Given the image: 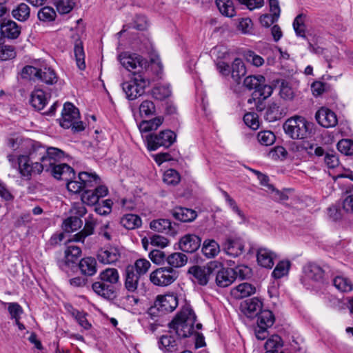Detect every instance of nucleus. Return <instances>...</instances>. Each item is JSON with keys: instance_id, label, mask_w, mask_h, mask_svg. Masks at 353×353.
I'll use <instances>...</instances> for the list:
<instances>
[{"instance_id": "obj_52", "label": "nucleus", "mask_w": 353, "mask_h": 353, "mask_svg": "<svg viewBox=\"0 0 353 353\" xmlns=\"http://www.w3.org/2000/svg\"><path fill=\"white\" fill-rule=\"evenodd\" d=\"M37 17L41 21L48 23L54 21L57 14L52 8L45 6L39 10Z\"/></svg>"}, {"instance_id": "obj_7", "label": "nucleus", "mask_w": 353, "mask_h": 353, "mask_svg": "<svg viewBox=\"0 0 353 353\" xmlns=\"http://www.w3.org/2000/svg\"><path fill=\"white\" fill-rule=\"evenodd\" d=\"M178 305V298L174 294L160 295L157 297L154 305L148 309V316H159L162 314L174 311Z\"/></svg>"}, {"instance_id": "obj_42", "label": "nucleus", "mask_w": 353, "mask_h": 353, "mask_svg": "<svg viewBox=\"0 0 353 353\" xmlns=\"http://www.w3.org/2000/svg\"><path fill=\"white\" fill-rule=\"evenodd\" d=\"M254 286L248 283H243L236 286L233 294L236 299H243L255 293Z\"/></svg>"}, {"instance_id": "obj_64", "label": "nucleus", "mask_w": 353, "mask_h": 353, "mask_svg": "<svg viewBox=\"0 0 353 353\" xmlns=\"http://www.w3.org/2000/svg\"><path fill=\"white\" fill-rule=\"evenodd\" d=\"M337 149L345 155L353 154V142L349 139H342L337 143Z\"/></svg>"}, {"instance_id": "obj_30", "label": "nucleus", "mask_w": 353, "mask_h": 353, "mask_svg": "<svg viewBox=\"0 0 353 353\" xmlns=\"http://www.w3.org/2000/svg\"><path fill=\"white\" fill-rule=\"evenodd\" d=\"M64 254L65 265L70 266L79 261L81 255V249L77 245H68L65 250Z\"/></svg>"}, {"instance_id": "obj_3", "label": "nucleus", "mask_w": 353, "mask_h": 353, "mask_svg": "<svg viewBox=\"0 0 353 353\" xmlns=\"http://www.w3.org/2000/svg\"><path fill=\"white\" fill-rule=\"evenodd\" d=\"M150 83L149 79L145 74L134 73L130 79L123 82L121 86L126 98L132 101L145 93V90Z\"/></svg>"}, {"instance_id": "obj_35", "label": "nucleus", "mask_w": 353, "mask_h": 353, "mask_svg": "<svg viewBox=\"0 0 353 353\" xmlns=\"http://www.w3.org/2000/svg\"><path fill=\"white\" fill-rule=\"evenodd\" d=\"M120 223L127 230H134L141 226L142 221L137 214H127L121 217Z\"/></svg>"}, {"instance_id": "obj_61", "label": "nucleus", "mask_w": 353, "mask_h": 353, "mask_svg": "<svg viewBox=\"0 0 353 353\" xmlns=\"http://www.w3.org/2000/svg\"><path fill=\"white\" fill-rule=\"evenodd\" d=\"M134 268V272L140 276L144 275L148 271L150 268V263L149 261L145 259H139L137 260L134 265H132Z\"/></svg>"}, {"instance_id": "obj_28", "label": "nucleus", "mask_w": 353, "mask_h": 353, "mask_svg": "<svg viewBox=\"0 0 353 353\" xmlns=\"http://www.w3.org/2000/svg\"><path fill=\"white\" fill-rule=\"evenodd\" d=\"M258 263L265 268H272L274 265V254L270 250L261 248L256 254Z\"/></svg>"}, {"instance_id": "obj_6", "label": "nucleus", "mask_w": 353, "mask_h": 353, "mask_svg": "<svg viewBox=\"0 0 353 353\" xmlns=\"http://www.w3.org/2000/svg\"><path fill=\"white\" fill-rule=\"evenodd\" d=\"M79 119V110L72 103H65L61 112V126L65 129L71 128L75 132L82 131L84 125L82 121H78Z\"/></svg>"}, {"instance_id": "obj_62", "label": "nucleus", "mask_w": 353, "mask_h": 353, "mask_svg": "<svg viewBox=\"0 0 353 353\" xmlns=\"http://www.w3.org/2000/svg\"><path fill=\"white\" fill-rule=\"evenodd\" d=\"M74 3L72 0H56V6L60 14L69 13L74 8Z\"/></svg>"}, {"instance_id": "obj_33", "label": "nucleus", "mask_w": 353, "mask_h": 353, "mask_svg": "<svg viewBox=\"0 0 353 353\" xmlns=\"http://www.w3.org/2000/svg\"><path fill=\"white\" fill-rule=\"evenodd\" d=\"M201 250L207 258H214L220 252V246L214 239H205L203 241Z\"/></svg>"}, {"instance_id": "obj_56", "label": "nucleus", "mask_w": 353, "mask_h": 353, "mask_svg": "<svg viewBox=\"0 0 353 353\" xmlns=\"http://www.w3.org/2000/svg\"><path fill=\"white\" fill-rule=\"evenodd\" d=\"M180 180L179 172L174 169L166 170L163 174V181L168 185H175L179 183Z\"/></svg>"}, {"instance_id": "obj_63", "label": "nucleus", "mask_w": 353, "mask_h": 353, "mask_svg": "<svg viewBox=\"0 0 353 353\" xmlns=\"http://www.w3.org/2000/svg\"><path fill=\"white\" fill-rule=\"evenodd\" d=\"M346 193L349 195L343 202V208L346 212L353 213V185L347 187Z\"/></svg>"}, {"instance_id": "obj_23", "label": "nucleus", "mask_w": 353, "mask_h": 353, "mask_svg": "<svg viewBox=\"0 0 353 353\" xmlns=\"http://www.w3.org/2000/svg\"><path fill=\"white\" fill-rule=\"evenodd\" d=\"M92 288L98 295L106 299H113L116 296V288L113 285H109L103 281H96L92 283Z\"/></svg>"}, {"instance_id": "obj_36", "label": "nucleus", "mask_w": 353, "mask_h": 353, "mask_svg": "<svg viewBox=\"0 0 353 353\" xmlns=\"http://www.w3.org/2000/svg\"><path fill=\"white\" fill-rule=\"evenodd\" d=\"M74 41V53L77 67L83 70L85 68V52L82 41L79 39L78 35Z\"/></svg>"}, {"instance_id": "obj_50", "label": "nucleus", "mask_w": 353, "mask_h": 353, "mask_svg": "<svg viewBox=\"0 0 353 353\" xmlns=\"http://www.w3.org/2000/svg\"><path fill=\"white\" fill-rule=\"evenodd\" d=\"M150 228L159 232L168 233L171 231V221L166 219L154 220L150 223Z\"/></svg>"}, {"instance_id": "obj_51", "label": "nucleus", "mask_w": 353, "mask_h": 353, "mask_svg": "<svg viewBox=\"0 0 353 353\" xmlns=\"http://www.w3.org/2000/svg\"><path fill=\"white\" fill-rule=\"evenodd\" d=\"M28 139H23L21 137H11L7 139L8 146L14 151L25 152L26 144L25 143Z\"/></svg>"}, {"instance_id": "obj_27", "label": "nucleus", "mask_w": 353, "mask_h": 353, "mask_svg": "<svg viewBox=\"0 0 353 353\" xmlns=\"http://www.w3.org/2000/svg\"><path fill=\"white\" fill-rule=\"evenodd\" d=\"M172 214L174 219L181 222H192L197 216L195 210L183 207L174 208L172 210Z\"/></svg>"}, {"instance_id": "obj_16", "label": "nucleus", "mask_w": 353, "mask_h": 353, "mask_svg": "<svg viewBox=\"0 0 353 353\" xmlns=\"http://www.w3.org/2000/svg\"><path fill=\"white\" fill-rule=\"evenodd\" d=\"M223 250L227 254L236 257L244 250V241L239 236H230L223 244Z\"/></svg>"}, {"instance_id": "obj_37", "label": "nucleus", "mask_w": 353, "mask_h": 353, "mask_svg": "<svg viewBox=\"0 0 353 353\" xmlns=\"http://www.w3.org/2000/svg\"><path fill=\"white\" fill-rule=\"evenodd\" d=\"M169 268H179L184 266L188 262L187 256L181 252H174L168 255L166 258Z\"/></svg>"}, {"instance_id": "obj_4", "label": "nucleus", "mask_w": 353, "mask_h": 353, "mask_svg": "<svg viewBox=\"0 0 353 353\" xmlns=\"http://www.w3.org/2000/svg\"><path fill=\"white\" fill-rule=\"evenodd\" d=\"M311 123L299 116L288 119L283 124L285 132L293 139H303L309 134Z\"/></svg>"}, {"instance_id": "obj_22", "label": "nucleus", "mask_w": 353, "mask_h": 353, "mask_svg": "<svg viewBox=\"0 0 353 353\" xmlns=\"http://www.w3.org/2000/svg\"><path fill=\"white\" fill-rule=\"evenodd\" d=\"M48 172L57 179L68 181L74 176V171L72 168L66 163L54 164Z\"/></svg>"}, {"instance_id": "obj_49", "label": "nucleus", "mask_w": 353, "mask_h": 353, "mask_svg": "<svg viewBox=\"0 0 353 353\" xmlns=\"http://www.w3.org/2000/svg\"><path fill=\"white\" fill-rule=\"evenodd\" d=\"M306 15L301 13L298 14L293 21V28L295 31L296 36L305 38L306 27L305 25V20Z\"/></svg>"}, {"instance_id": "obj_19", "label": "nucleus", "mask_w": 353, "mask_h": 353, "mask_svg": "<svg viewBox=\"0 0 353 353\" xmlns=\"http://www.w3.org/2000/svg\"><path fill=\"white\" fill-rule=\"evenodd\" d=\"M97 221L92 214H89L85 219L84 228L78 233L73 235L69 241L83 242L87 236L94 234Z\"/></svg>"}, {"instance_id": "obj_14", "label": "nucleus", "mask_w": 353, "mask_h": 353, "mask_svg": "<svg viewBox=\"0 0 353 353\" xmlns=\"http://www.w3.org/2000/svg\"><path fill=\"white\" fill-rule=\"evenodd\" d=\"M108 188L105 185H99L94 190H85L81 195V200L88 205H94L100 198L108 194Z\"/></svg>"}, {"instance_id": "obj_17", "label": "nucleus", "mask_w": 353, "mask_h": 353, "mask_svg": "<svg viewBox=\"0 0 353 353\" xmlns=\"http://www.w3.org/2000/svg\"><path fill=\"white\" fill-rule=\"evenodd\" d=\"M201 239L193 234H188L179 240V249L184 252L192 253L201 246Z\"/></svg>"}, {"instance_id": "obj_53", "label": "nucleus", "mask_w": 353, "mask_h": 353, "mask_svg": "<svg viewBox=\"0 0 353 353\" xmlns=\"http://www.w3.org/2000/svg\"><path fill=\"white\" fill-rule=\"evenodd\" d=\"M163 121V118L157 117L150 121H143L140 123L139 128L141 131L149 132L156 130Z\"/></svg>"}, {"instance_id": "obj_31", "label": "nucleus", "mask_w": 353, "mask_h": 353, "mask_svg": "<svg viewBox=\"0 0 353 353\" xmlns=\"http://www.w3.org/2000/svg\"><path fill=\"white\" fill-rule=\"evenodd\" d=\"M99 279L109 285L120 284V276L119 272L115 268H106L101 271L99 275Z\"/></svg>"}, {"instance_id": "obj_55", "label": "nucleus", "mask_w": 353, "mask_h": 353, "mask_svg": "<svg viewBox=\"0 0 353 353\" xmlns=\"http://www.w3.org/2000/svg\"><path fill=\"white\" fill-rule=\"evenodd\" d=\"M257 139L262 145L268 146L274 143L276 137L272 132L265 130L258 133Z\"/></svg>"}, {"instance_id": "obj_18", "label": "nucleus", "mask_w": 353, "mask_h": 353, "mask_svg": "<svg viewBox=\"0 0 353 353\" xmlns=\"http://www.w3.org/2000/svg\"><path fill=\"white\" fill-rule=\"evenodd\" d=\"M214 274L216 283L221 288L228 287L235 281L233 268H224L221 263V267L214 272Z\"/></svg>"}, {"instance_id": "obj_48", "label": "nucleus", "mask_w": 353, "mask_h": 353, "mask_svg": "<svg viewBox=\"0 0 353 353\" xmlns=\"http://www.w3.org/2000/svg\"><path fill=\"white\" fill-rule=\"evenodd\" d=\"M83 221L79 216H72L64 220L63 223V228L67 232H71L81 228Z\"/></svg>"}, {"instance_id": "obj_5", "label": "nucleus", "mask_w": 353, "mask_h": 353, "mask_svg": "<svg viewBox=\"0 0 353 353\" xmlns=\"http://www.w3.org/2000/svg\"><path fill=\"white\" fill-rule=\"evenodd\" d=\"M47 167L46 164L24 156L17 157V169L22 179L29 181L33 176L41 174L43 171L48 172Z\"/></svg>"}, {"instance_id": "obj_54", "label": "nucleus", "mask_w": 353, "mask_h": 353, "mask_svg": "<svg viewBox=\"0 0 353 353\" xmlns=\"http://www.w3.org/2000/svg\"><path fill=\"white\" fill-rule=\"evenodd\" d=\"M300 147L301 148H303V151L306 152L310 155L315 154L317 157H321L325 154V151L323 148L316 146L308 141H303L301 143Z\"/></svg>"}, {"instance_id": "obj_43", "label": "nucleus", "mask_w": 353, "mask_h": 353, "mask_svg": "<svg viewBox=\"0 0 353 353\" xmlns=\"http://www.w3.org/2000/svg\"><path fill=\"white\" fill-rule=\"evenodd\" d=\"M334 286L340 292H350L353 290L352 281L343 276H336L333 279Z\"/></svg>"}, {"instance_id": "obj_24", "label": "nucleus", "mask_w": 353, "mask_h": 353, "mask_svg": "<svg viewBox=\"0 0 353 353\" xmlns=\"http://www.w3.org/2000/svg\"><path fill=\"white\" fill-rule=\"evenodd\" d=\"M305 272L309 279L316 282L323 283L328 280L326 269H323L315 263L308 265Z\"/></svg>"}, {"instance_id": "obj_10", "label": "nucleus", "mask_w": 353, "mask_h": 353, "mask_svg": "<svg viewBox=\"0 0 353 353\" xmlns=\"http://www.w3.org/2000/svg\"><path fill=\"white\" fill-rule=\"evenodd\" d=\"M221 267V262L218 261H212L204 266L191 267L188 272L193 275L194 279L201 285H205L210 276L214 274V272Z\"/></svg>"}, {"instance_id": "obj_45", "label": "nucleus", "mask_w": 353, "mask_h": 353, "mask_svg": "<svg viewBox=\"0 0 353 353\" xmlns=\"http://www.w3.org/2000/svg\"><path fill=\"white\" fill-rule=\"evenodd\" d=\"M216 4L223 15L228 17L235 15V9L232 0H216Z\"/></svg>"}, {"instance_id": "obj_2", "label": "nucleus", "mask_w": 353, "mask_h": 353, "mask_svg": "<svg viewBox=\"0 0 353 353\" xmlns=\"http://www.w3.org/2000/svg\"><path fill=\"white\" fill-rule=\"evenodd\" d=\"M196 319L193 310L189 305H185L169 323V327L178 338H187L194 333Z\"/></svg>"}, {"instance_id": "obj_38", "label": "nucleus", "mask_w": 353, "mask_h": 353, "mask_svg": "<svg viewBox=\"0 0 353 353\" xmlns=\"http://www.w3.org/2000/svg\"><path fill=\"white\" fill-rule=\"evenodd\" d=\"M263 117L264 119L269 122H273L280 119L282 117V113L279 105L275 102L269 103Z\"/></svg>"}, {"instance_id": "obj_60", "label": "nucleus", "mask_w": 353, "mask_h": 353, "mask_svg": "<svg viewBox=\"0 0 353 353\" xmlns=\"http://www.w3.org/2000/svg\"><path fill=\"white\" fill-rule=\"evenodd\" d=\"M72 316L74 317L79 325L85 330H89L91 324L88 322L86 316L87 314L77 310H74L72 312Z\"/></svg>"}, {"instance_id": "obj_25", "label": "nucleus", "mask_w": 353, "mask_h": 353, "mask_svg": "<svg viewBox=\"0 0 353 353\" xmlns=\"http://www.w3.org/2000/svg\"><path fill=\"white\" fill-rule=\"evenodd\" d=\"M141 276L134 272L132 265H128L125 274V288L130 292H134L137 290Z\"/></svg>"}, {"instance_id": "obj_40", "label": "nucleus", "mask_w": 353, "mask_h": 353, "mask_svg": "<svg viewBox=\"0 0 353 353\" xmlns=\"http://www.w3.org/2000/svg\"><path fill=\"white\" fill-rule=\"evenodd\" d=\"M78 179L81 181L83 190H90L99 183V178L96 174H89L86 172H82L79 174Z\"/></svg>"}, {"instance_id": "obj_39", "label": "nucleus", "mask_w": 353, "mask_h": 353, "mask_svg": "<svg viewBox=\"0 0 353 353\" xmlns=\"http://www.w3.org/2000/svg\"><path fill=\"white\" fill-rule=\"evenodd\" d=\"M246 74V68L243 61L236 58L231 66V74L232 79L237 83L239 82L241 77Z\"/></svg>"}, {"instance_id": "obj_32", "label": "nucleus", "mask_w": 353, "mask_h": 353, "mask_svg": "<svg viewBox=\"0 0 353 353\" xmlns=\"http://www.w3.org/2000/svg\"><path fill=\"white\" fill-rule=\"evenodd\" d=\"M81 273L87 276H92L97 272V261L93 257L83 258L79 263Z\"/></svg>"}, {"instance_id": "obj_13", "label": "nucleus", "mask_w": 353, "mask_h": 353, "mask_svg": "<svg viewBox=\"0 0 353 353\" xmlns=\"http://www.w3.org/2000/svg\"><path fill=\"white\" fill-rule=\"evenodd\" d=\"M172 331L161 336L159 341V347L163 353H179L181 349L180 339L172 334Z\"/></svg>"}, {"instance_id": "obj_26", "label": "nucleus", "mask_w": 353, "mask_h": 353, "mask_svg": "<svg viewBox=\"0 0 353 353\" xmlns=\"http://www.w3.org/2000/svg\"><path fill=\"white\" fill-rule=\"evenodd\" d=\"M120 258V253L116 248L101 249L98 252L97 259L103 264H111L117 262Z\"/></svg>"}, {"instance_id": "obj_29", "label": "nucleus", "mask_w": 353, "mask_h": 353, "mask_svg": "<svg viewBox=\"0 0 353 353\" xmlns=\"http://www.w3.org/2000/svg\"><path fill=\"white\" fill-rule=\"evenodd\" d=\"M64 152L57 148H46V154L45 164H46L48 171L52 166L63 158Z\"/></svg>"}, {"instance_id": "obj_34", "label": "nucleus", "mask_w": 353, "mask_h": 353, "mask_svg": "<svg viewBox=\"0 0 353 353\" xmlns=\"http://www.w3.org/2000/svg\"><path fill=\"white\" fill-rule=\"evenodd\" d=\"M30 103L35 109L43 110L47 103L45 92L40 89L34 90L31 94Z\"/></svg>"}, {"instance_id": "obj_20", "label": "nucleus", "mask_w": 353, "mask_h": 353, "mask_svg": "<svg viewBox=\"0 0 353 353\" xmlns=\"http://www.w3.org/2000/svg\"><path fill=\"white\" fill-rule=\"evenodd\" d=\"M1 34L8 39H17L21 34V28L15 21L4 19L0 24Z\"/></svg>"}, {"instance_id": "obj_12", "label": "nucleus", "mask_w": 353, "mask_h": 353, "mask_svg": "<svg viewBox=\"0 0 353 353\" xmlns=\"http://www.w3.org/2000/svg\"><path fill=\"white\" fill-rule=\"evenodd\" d=\"M25 143L26 147L24 152L26 154L19 156H24L27 159L38 161L45 164L46 148L40 142L32 139H27Z\"/></svg>"}, {"instance_id": "obj_46", "label": "nucleus", "mask_w": 353, "mask_h": 353, "mask_svg": "<svg viewBox=\"0 0 353 353\" xmlns=\"http://www.w3.org/2000/svg\"><path fill=\"white\" fill-rule=\"evenodd\" d=\"M171 90L169 84H158L152 90V97L159 101H163L171 95Z\"/></svg>"}, {"instance_id": "obj_58", "label": "nucleus", "mask_w": 353, "mask_h": 353, "mask_svg": "<svg viewBox=\"0 0 353 353\" xmlns=\"http://www.w3.org/2000/svg\"><path fill=\"white\" fill-rule=\"evenodd\" d=\"M141 115L145 117L152 116L155 114L156 108L154 103L150 100H145L139 105Z\"/></svg>"}, {"instance_id": "obj_9", "label": "nucleus", "mask_w": 353, "mask_h": 353, "mask_svg": "<svg viewBox=\"0 0 353 353\" xmlns=\"http://www.w3.org/2000/svg\"><path fill=\"white\" fill-rule=\"evenodd\" d=\"M243 86L249 90H254V95L263 97L266 99L271 96L273 88L265 83V79L262 75H250L244 79Z\"/></svg>"}, {"instance_id": "obj_15", "label": "nucleus", "mask_w": 353, "mask_h": 353, "mask_svg": "<svg viewBox=\"0 0 353 353\" xmlns=\"http://www.w3.org/2000/svg\"><path fill=\"white\" fill-rule=\"evenodd\" d=\"M315 118L319 125L326 128L334 127L338 123L336 114L324 107L316 112Z\"/></svg>"}, {"instance_id": "obj_1", "label": "nucleus", "mask_w": 353, "mask_h": 353, "mask_svg": "<svg viewBox=\"0 0 353 353\" xmlns=\"http://www.w3.org/2000/svg\"><path fill=\"white\" fill-rule=\"evenodd\" d=\"M119 59L121 64L126 70L132 72V75L134 73L144 74L143 70H148V67L155 73L157 77H161L163 65L157 55L151 59L150 65H148L147 60L137 54L123 52L119 55Z\"/></svg>"}, {"instance_id": "obj_21", "label": "nucleus", "mask_w": 353, "mask_h": 353, "mask_svg": "<svg viewBox=\"0 0 353 353\" xmlns=\"http://www.w3.org/2000/svg\"><path fill=\"white\" fill-rule=\"evenodd\" d=\"M262 302L257 298L245 300L241 303V309L243 314L248 318L257 316L262 311Z\"/></svg>"}, {"instance_id": "obj_44", "label": "nucleus", "mask_w": 353, "mask_h": 353, "mask_svg": "<svg viewBox=\"0 0 353 353\" xmlns=\"http://www.w3.org/2000/svg\"><path fill=\"white\" fill-rule=\"evenodd\" d=\"M39 79L48 85H53L57 82L58 77L52 68L45 67L40 68Z\"/></svg>"}, {"instance_id": "obj_57", "label": "nucleus", "mask_w": 353, "mask_h": 353, "mask_svg": "<svg viewBox=\"0 0 353 353\" xmlns=\"http://www.w3.org/2000/svg\"><path fill=\"white\" fill-rule=\"evenodd\" d=\"M290 263L289 261H280L274 270H273L272 275L275 279H280L288 273Z\"/></svg>"}, {"instance_id": "obj_41", "label": "nucleus", "mask_w": 353, "mask_h": 353, "mask_svg": "<svg viewBox=\"0 0 353 353\" xmlns=\"http://www.w3.org/2000/svg\"><path fill=\"white\" fill-rule=\"evenodd\" d=\"M12 14L15 19L23 22L30 17V8L26 3H21L12 10Z\"/></svg>"}, {"instance_id": "obj_59", "label": "nucleus", "mask_w": 353, "mask_h": 353, "mask_svg": "<svg viewBox=\"0 0 353 353\" xmlns=\"http://www.w3.org/2000/svg\"><path fill=\"white\" fill-rule=\"evenodd\" d=\"M113 202L110 199H106L101 203H97L95 205L94 210L100 215H107L112 211V205Z\"/></svg>"}, {"instance_id": "obj_11", "label": "nucleus", "mask_w": 353, "mask_h": 353, "mask_svg": "<svg viewBox=\"0 0 353 353\" xmlns=\"http://www.w3.org/2000/svg\"><path fill=\"white\" fill-rule=\"evenodd\" d=\"M179 276L175 269L168 267L157 268L150 276L151 282L158 286H168L174 283Z\"/></svg>"}, {"instance_id": "obj_47", "label": "nucleus", "mask_w": 353, "mask_h": 353, "mask_svg": "<svg viewBox=\"0 0 353 353\" xmlns=\"http://www.w3.org/2000/svg\"><path fill=\"white\" fill-rule=\"evenodd\" d=\"M275 321V317L272 311L262 310L257 316V325L259 326L272 327Z\"/></svg>"}, {"instance_id": "obj_8", "label": "nucleus", "mask_w": 353, "mask_h": 353, "mask_svg": "<svg viewBox=\"0 0 353 353\" xmlns=\"http://www.w3.org/2000/svg\"><path fill=\"white\" fill-rule=\"evenodd\" d=\"M176 137L175 133L170 130L161 131L159 134H150L145 138L147 148L150 151L160 147L168 148L175 142Z\"/></svg>"}]
</instances>
